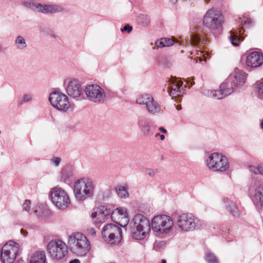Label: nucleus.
Segmentation results:
<instances>
[{
  "label": "nucleus",
  "mask_w": 263,
  "mask_h": 263,
  "mask_svg": "<svg viewBox=\"0 0 263 263\" xmlns=\"http://www.w3.org/2000/svg\"><path fill=\"white\" fill-rule=\"evenodd\" d=\"M176 222L179 231L189 232L194 230L199 225V219L192 213H184L177 217Z\"/></svg>",
  "instance_id": "obj_6"
},
{
  "label": "nucleus",
  "mask_w": 263,
  "mask_h": 263,
  "mask_svg": "<svg viewBox=\"0 0 263 263\" xmlns=\"http://www.w3.org/2000/svg\"><path fill=\"white\" fill-rule=\"evenodd\" d=\"M224 202L226 208L230 212V213L234 217L239 216V212L235 203L228 198L224 199Z\"/></svg>",
  "instance_id": "obj_25"
},
{
  "label": "nucleus",
  "mask_w": 263,
  "mask_h": 263,
  "mask_svg": "<svg viewBox=\"0 0 263 263\" xmlns=\"http://www.w3.org/2000/svg\"><path fill=\"white\" fill-rule=\"evenodd\" d=\"M51 161L53 164L55 166H57L60 164L61 159L59 157H54L52 159Z\"/></svg>",
  "instance_id": "obj_41"
},
{
  "label": "nucleus",
  "mask_w": 263,
  "mask_h": 263,
  "mask_svg": "<svg viewBox=\"0 0 263 263\" xmlns=\"http://www.w3.org/2000/svg\"><path fill=\"white\" fill-rule=\"evenodd\" d=\"M88 99L92 102L101 103L106 100V93L103 88L97 84L88 85L85 89Z\"/></svg>",
  "instance_id": "obj_13"
},
{
  "label": "nucleus",
  "mask_w": 263,
  "mask_h": 263,
  "mask_svg": "<svg viewBox=\"0 0 263 263\" xmlns=\"http://www.w3.org/2000/svg\"><path fill=\"white\" fill-rule=\"evenodd\" d=\"M23 5L27 8L31 9L39 12V10L41 9V8H40L41 7V4L33 2H24L23 3Z\"/></svg>",
  "instance_id": "obj_33"
},
{
  "label": "nucleus",
  "mask_w": 263,
  "mask_h": 263,
  "mask_svg": "<svg viewBox=\"0 0 263 263\" xmlns=\"http://www.w3.org/2000/svg\"><path fill=\"white\" fill-rule=\"evenodd\" d=\"M19 245L12 241L7 242L2 248L1 259L4 263H13L18 252Z\"/></svg>",
  "instance_id": "obj_12"
},
{
  "label": "nucleus",
  "mask_w": 263,
  "mask_h": 263,
  "mask_svg": "<svg viewBox=\"0 0 263 263\" xmlns=\"http://www.w3.org/2000/svg\"><path fill=\"white\" fill-rule=\"evenodd\" d=\"M161 106L154 99L146 108L147 111L149 114L153 115L159 114L161 112Z\"/></svg>",
  "instance_id": "obj_28"
},
{
  "label": "nucleus",
  "mask_w": 263,
  "mask_h": 263,
  "mask_svg": "<svg viewBox=\"0 0 263 263\" xmlns=\"http://www.w3.org/2000/svg\"><path fill=\"white\" fill-rule=\"evenodd\" d=\"M160 139H161V140H164V139H165V136H164V135H160Z\"/></svg>",
  "instance_id": "obj_47"
},
{
  "label": "nucleus",
  "mask_w": 263,
  "mask_h": 263,
  "mask_svg": "<svg viewBox=\"0 0 263 263\" xmlns=\"http://www.w3.org/2000/svg\"><path fill=\"white\" fill-rule=\"evenodd\" d=\"M52 203L59 209L65 210L70 204V200L67 193L62 188L55 186L50 191Z\"/></svg>",
  "instance_id": "obj_8"
},
{
  "label": "nucleus",
  "mask_w": 263,
  "mask_h": 263,
  "mask_svg": "<svg viewBox=\"0 0 263 263\" xmlns=\"http://www.w3.org/2000/svg\"><path fill=\"white\" fill-rule=\"evenodd\" d=\"M110 218L114 222L122 227H126L129 222L127 211L124 208H116L111 212Z\"/></svg>",
  "instance_id": "obj_15"
},
{
  "label": "nucleus",
  "mask_w": 263,
  "mask_h": 263,
  "mask_svg": "<svg viewBox=\"0 0 263 263\" xmlns=\"http://www.w3.org/2000/svg\"><path fill=\"white\" fill-rule=\"evenodd\" d=\"M263 64V55L258 52L250 53L246 58V65L251 67H257Z\"/></svg>",
  "instance_id": "obj_19"
},
{
  "label": "nucleus",
  "mask_w": 263,
  "mask_h": 263,
  "mask_svg": "<svg viewBox=\"0 0 263 263\" xmlns=\"http://www.w3.org/2000/svg\"><path fill=\"white\" fill-rule=\"evenodd\" d=\"M137 124L144 136H149L152 133L151 121L144 117L138 118Z\"/></svg>",
  "instance_id": "obj_20"
},
{
  "label": "nucleus",
  "mask_w": 263,
  "mask_h": 263,
  "mask_svg": "<svg viewBox=\"0 0 263 263\" xmlns=\"http://www.w3.org/2000/svg\"><path fill=\"white\" fill-rule=\"evenodd\" d=\"M99 211L98 209H97V211L95 212H93L91 214V217L92 218L97 217L98 219L99 220V221L100 220V217H99Z\"/></svg>",
  "instance_id": "obj_42"
},
{
  "label": "nucleus",
  "mask_w": 263,
  "mask_h": 263,
  "mask_svg": "<svg viewBox=\"0 0 263 263\" xmlns=\"http://www.w3.org/2000/svg\"><path fill=\"white\" fill-rule=\"evenodd\" d=\"M30 204H31L30 200H25L24 203L23 204V209L27 212H29V211L30 210Z\"/></svg>",
  "instance_id": "obj_39"
},
{
  "label": "nucleus",
  "mask_w": 263,
  "mask_h": 263,
  "mask_svg": "<svg viewBox=\"0 0 263 263\" xmlns=\"http://www.w3.org/2000/svg\"><path fill=\"white\" fill-rule=\"evenodd\" d=\"M146 174H148L150 176H154L155 175V172L153 170H146Z\"/></svg>",
  "instance_id": "obj_44"
},
{
  "label": "nucleus",
  "mask_w": 263,
  "mask_h": 263,
  "mask_svg": "<svg viewBox=\"0 0 263 263\" xmlns=\"http://www.w3.org/2000/svg\"><path fill=\"white\" fill-rule=\"evenodd\" d=\"M95 185L94 182L88 178H82L77 181L74 184L73 192L76 198L84 201L93 196Z\"/></svg>",
  "instance_id": "obj_3"
},
{
  "label": "nucleus",
  "mask_w": 263,
  "mask_h": 263,
  "mask_svg": "<svg viewBox=\"0 0 263 263\" xmlns=\"http://www.w3.org/2000/svg\"><path fill=\"white\" fill-rule=\"evenodd\" d=\"M176 109L178 110L181 109V106L180 105H177L176 107Z\"/></svg>",
  "instance_id": "obj_49"
},
{
  "label": "nucleus",
  "mask_w": 263,
  "mask_h": 263,
  "mask_svg": "<svg viewBox=\"0 0 263 263\" xmlns=\"http://www.w3.org/2000/svg\"><path fill=\"white\" fill-rule=\"evenodd\" d=\"M102 235L104 240L111 245L119 244L122 238V230L114 224H107L104 227Z\"/></svg>",
  "instance_id": "obj_9"
},
{
  "label": "nucleus",
  "mask_w": 263,
  "mask_h": 263,
  "mask_svg": "<svg viewBox=\"0 0 263 263\" xmlns=\"http://www.w3.org/2000/svg\"><path fill=\"white\" fill-rule=\"evenodd\" d=\"M132 29H133L132 26H130L128 24H126L124 26V27L123 28L121 29V31L122 32L126 31L129 33L132 31Z\"/></svg>",
  "instance_id": "obj_40"
},
{
  "label": "nucleus",
  "mask_w": 263,
  "mask_h": 263,
  "mask_svg": "<svg viewBox=\"0 0 263 263\" xmlns=\"http://www.w3.org/2000/svg\"><path fill=\"white\" fill-rule=\"evenodd\" d=\"M87 231L88 233L92 236H95L96 235V231L93 228L88 229Z\"/></svg>",
  "instance_id": "obj_43"
},
{
  "label": "nucleus",
  "mask_w": 263,
  "mask_h": 263,
  "mask_svg": "<svg viewBox=\"0 0 263 263\" xmlns=\"http://www.w3.org/2000/svg\"><path fill=\"white\" fill-rule=\"evenodd\" d=\"M2 45L0 44V53L2 52Z\"/></svg>",
  "instance_id": "obj_51"
},
{
  "label": "nucleus",
  "mask_w": 263,
  "mask_h": 263,
  "mask_svg": "<svg viewBox=\"0 0 263 263\" xmlns=\"http://www.w3.org/2000/svg\"><path fill=\"white\" fill-rule=\"evenodd\" d=\"M192 44L195 46H200L204 42V39L201 35L193 34L191 36Z\"/></svg>",
  "instance_id": "obj_32"
},
{
  "label": "nucleus",
  "mask_w": 263,
  "mask_h": 263,
  "mask_svg": "<svg viewBox=\"0 0 263 263\" xmlns=\"http://www.w3.org/2000/svg\"><path fill=\"white\" fill-rule=\"evenodd\" d=\"M67 94L77 100H81L83 93L80 82L76 79L70 81L66 87Z\"/></svg>",
  "instance_id": "obj_16"
},
{
  "label": "nucleus",
  "mask_w": 263,
  "mask_h": 263,
  "mask_svg": "<svg viewBox=\"0 0 263 263\" xmlns=\"http://www.w3.org/2000/svg\"><path fill=\"white\" fill-rule=\"evenodd\" d=\"M14 45L18 50H24L27 47V43L25 38L22 35H18L14 40Z\"/></svg>",
  "instance_id": "obj_27"
},
{
  "label": "nucleus",
  "mask_w": 263,
  "mask_h": 263,
  "mask_svg": "<svg viewBox=\"0 0 263 263\" xmlns=\"http://www.w3.org/2000/svg\"><path fill=\"white\" fill-rule=\"evenodd\" d=\"M160 135L159 133H158V134H156V137H157V136H160Z\"/></svg>",
  "instance_id": "obj_54"
},
{
  "label": "nucleus",
  "mask_w": 263,
  "mask_h": 263,
  "mask_svg": "<svg viewBox=\"0 0 263 263\" xmlns=\"http://www.w3.org/2000/svg\"><path fill=\"white\" fill-rule=\"evenodd\" d=\"M205 259L208 263H219L217 257L212 253H207L205 255Z\"/></svg>",
  "instance_id": "obj_34"
},
{
  "label": "nucleus",
  "mask_w": 263,
  "mask_h": 263,
  "mask_svg": "<svg viewBox=\"0 0 263 263\" xmlns=\"http://www.w3.org/2000/svg\"><path fill=\"white\" fill-rule=\"evenodd\" d=\"M230 34L229 39L232 44L234 46L239 45L240 42V36L241 35V30L236 29L231 30Z\"/></svg>",
  "instance_id": "obj_26"
},
{
  "label": "nucleus",
  "mask_w": 263,
  "mask_h": 263,
  "mask_svg": "<svg viewBox=\"0 0 263 263\" xmlns=\"http://www.w3.org/2000/svg\"><path fill=\"white\" fill-rule=\"evenodd\" d=\"M233 91V85L230 79L226 80L219 86L218 90H203L202 93L208 97L217 99H221L230 94Z\"/></svg>",
  "instance_id": "obj_11"
},
{
  "label": "nucleus",
  "mask_w": 263,
  "mask_h": 263,
  "mask_svg": "<svg viewBox=\"0 0 263 263\" xmlns=\"http://www.w3.org/2000/svg\"><path fill=\"white\" fill-rule=\"evenodd\" d=\"M174 43V41L170 38H162L160 40H157L155 42L156 45L158 47H169L173 45Z\"/></svg>",
  "instance_id": "obj_29"
},
{
  "label": "nucleus",
  "mask_w": 263,
  "mask_h": 263,
  "mask_svg": "<svg viewBox=\"0 0 263 263\" xmlns=\"http://www.w3.org/2000/svg\"><path fill=\"white\" fill-rule=\"evenodd\" d=\"M172 218L166 215L155 216L152 220V228L154 231L160 234L170 232L173 227Z\"/></svg>",
  "instance_id": "obj_7"
},
{
  "label": "nucleus",
  "mask_w": 263,
  "mask_h": 263,
  "mask_svg": "<svg viewBox=\"0 0 263 263\" xmlns=\"http://www.w3.org/2000/svg\"><path fill=\"white\" fill-rule=\"evenodd\" d=\"M128 187L127 185H120L117 187V192L119 196L121 198H126L128 197Z\"/></svg>",
  "instance_id": "obj_31"
},
{
  "label": "nucleus",
  "mask_w": 263,
  "mask_h": 263,
  "mask_svg": "<svg viewBox=\"0 0 263 263\" xmlns=\"http://www.w3.org/2000/svg\"><path fill=\"white\" fill-rule=\"evenodd\" d=\"M68 244L71 251L78 256L86 255L90 249L88 240L81 233H76L70 235Z\"/></svg>",
  "instance_id": "obj_2"
},
{
  "label": "nucleus",
  "mask_w": 263,
  "mask_h": 263,
  "mask_svg": "<svg viewBox=\"0 0 263 263\" xmlns=\"http://www.w3.org/2000/svg\"><path fill=\"white\" fill-rule=\"evenodd\" d=\"M252 200L256 210L263 211V184L257 186L252 195Z\"/></svg>",
  "instance_id": "obj_18"
},
{
  "label": "nucleus",
  "mask_w": 263,
  "mask_h": 263,
  "mask_svg": "<svg viewBox=\"0 0 263 263\" xmlns=\"http://www.w3.org/2000/svg\"><path fill=\"white\" fill-rule=\"evenodd\" d=\"M154 99L153 97L149 93L139 95L137 97L136 102L139 105L145 106L146 109Z\"/></svg>",
  "instance_id": "obj_24"
},
{
  "label": "nucleus",
  "mask_w": 263,
  "mask_h": 263,
  "mask_svg": "<svg viewBox=\"0 0 263 263\" xmlns=\"http://www.w3.org/2000/svg\"><path fill=\"white\" fill-rule=\"evenodd\" d=\"M41 9L39 10V12L44 13H59L64 10L62 6L56 4L41 5Z\"/></svg>",
  "instance_id": "obj_21"
},
{
  "label": "nucleus",
  "mask_w": 263,
  "mask_h": 263,
  "mask_svg": "<svg viewBox=\"0 0 263 263\" xmlns=\"http://www.w3.org/2000/svg\"><path fill=\"white\" fill-rule=\"evenodd\" d=\"M15 263H25L24 261L22 260H18Z\"/></svg>",
  "instance_id": "obj_48"
},
{
  "label": "nucleus",
  "mask_w": 263,
  "mask_h": 263,
  "mask_svg": "<svg viewBox=\"0 0 263 263\" xmlns=\"http://www.w3.org/2000/svg\"><path fill=\"white\" fill-rule=\"evenodd\" d=\"M172 2L175 3L177 2V0H172Z\"/></svg>",
  "instance_id": "obj_53"
},
{
  "label": "nucleus",
  "mask_w": 263,
  "mask_h": 263,
  "mask_svg": "<svg viewBox=\"0 0 263 263\" xmlns=\"http://www.w3.org/2000/svg\"><path fill=\"white\" fill-rule=\"evenodd\" d=\"M161 263H166V261L165 259H162Z\"/></svg>",
  "instance_id": "obj_50"
},
{
  "label": "nucleus",
  "mask_w": 263,
  "mask_h": 263,
  "mask_svg": "<svg viewBox=\"0 0 263 263\" xmlns=\"http://www.w3.org/2000/svg\"><path fill=\"white\" fill-rule=\"evenodd\" d=\"M45 252L39 251L33 253L30 256V263H46Z\"/></svg>",
  "instance_id": "obj_23"
},
{
  "label": "nucleus",
  "mask_w": 263,
  "mask_h": 263,
  "mask_svg": "<svg viewBox=\"0 0 263 263\" xmlns=\"http://www.w3.org/2000/svg\"><path fill=\"white\" fill-rule=\"evenodd\" d=\"M182 84L183 83L181 80L176 78H172L170 80L168 87L170 95L173 98L183 95L185 93V89Z\"/></svg>",
  "instance_id": "obj_17"
},
{
  "label": "nucleus",
  "mask_w": 263,
  "mask_h": 263,
  "mask_svg": "<svg viewBox=\"0 0 263 263\" xmlns=\"http://www.w3.org/2000/svg\"><path fill=\"white\" fill-rule=\"evenodd\" d=\"M139 20L141 22V23L144 26H147L150 23V21H151L150 17L147 15H144V14L140 15L139 16Z\"/></svg>",
  "instance_id": "obj_35"
},
{
  "label": "nucleus",
  "mask_w": 263,
  "mask_h": 263,
  "mask_svg": "<svg viewBox=\"0 0 263 263\" xmlns=\"http://www.w3.org/2000/svg\"><path fill=\"white\" fill-rule=\"evenodd\" d=\"M33 95L31 93H25L22 97V103H27L32 101Z\"/></svg>",
  "instance_id": "obj_38"
},
{
  "label": "nucleus",
  "mask_w": 263,
  "mask_h": 263,
  "mask_svg": "<svg viewBox=\"0 0 263 263\" xmlns=\"http://www.w3.org/2000/svg\"><path fill=\"white\" fill-rule=\"evenodd\" d=\"M129 226L132 237L137 240L143 239L151 230L149 220L140 214L134 216Z\"/></svg>",
  "instance_id": "obj_1"
},
{
  "label": "nucleus",
  "mask_w": 263,
  "mask_h": 263,
  "mask_svg": "<svg viewBox=\"0 0 263 263\" xmlns=\"http://www.w3.org/2000/svg\"><path fill=\"white\" fill-rule=\"evenodd\" d=\"M206 165L213 172H224L229 170L230 163L227 157L222 153H213L206 159Z\"/></svg>",
  "instance_id": "obj_4"
},
{
  "label": "nucleus",
  "mask_w": 263,
  "mask_h": 263,
  "mask_svg": "<svg viewBox=\"0 0 263 263\" xmlns=\"http://www.w3.org/2000/svg\"><path fill=\"white\" fill-rule=\"evenodd\" d=\"M250 170L252 172H253L255 174H262L263 171V164L259 165L257 167L251 166L250 167Z\"/></svg>",
  "instance_id": "obj_37"
},
{
  "label": "nucleus",
  "mask_w": 263,
  "mask_h": 263,
  "mask_svg": "<svg viewBox=\"0 0 263 263\" xmlns=\"http://www.w3.org/2000/svg\"><path fill=\"white\" fill-rule=\"evenodd\" d=\"M159 130L162 132L164 134H166L167 133V130L166 129H165L164 128H163V127H160L159 128Z\"/></svg>",
  "instance_id": "obj_45"
},
{
  "label": "nucleus",
  "mask_w": 263,
  "mask_h": 263,
  "mask_svg": "<svg viewBox=\"0 0 263 263\" xmlns=\"http://www.w3.org/2000/svg\"><path fill=\"white\" fill-rule=\"evenodd\" d=\"M256 91L260 99L263 100V80L257 84Z\"/></svg>",
  "instance_id": "obj_36"
},
{
  "label": "nucleus",
  "mask_w": 263,
  "mask_h": 263,
  "mask_svg": "<svg viewBox=\"0 0 263 263\" xmlns=\"http://www.w3.org/2000/svg\"><path fill=\"white\" fill-rule=\"evenodd\" d=\"M261 127L263 129V120H262V122L261 123Z\"/></svg>",
  "instance_id": "obj_52"
},
{
  "label": "nucleus",
  "mask_w": 263,
  "mask_h": 263,
  "mask_svg": "<svg viewBox=\"0 0 263 263\" xmlns=\"http://www.w3.org/2000/svg\"><path fill=\"white\" fill-rule=\"evenodd\" d=\"M224 22V17L221 11L215 8L208 10L205 13L202 23L211 30H215L220 27Z\"/></svg>",
  "instance_id": "obj_5"
},
{
  "label": "nucleus",
  "mask_w": 263,
  "mask_h": 263,
  "mask_svg": "<svg viewBox=\"0 0 263 263\" xmlns=\"http://www.w3.org/2000/svg\"><path fill=\"white\" fill-rule=\"evenodd\" d=\"M69 263H80V261L78 259H75L69 262Z\"/></svg>",
  "instance_id": "obj_46"
},
{
  "label": "nucleus",
  "mask_w": 263,
  "mask_h": 263,
  "mask_svg": "<svg viewBox=\"0 0 263 263\" xmlns=\"http://www.w3.org/2000/svg\"><path fill=\"white\" fill-rule=\"evenodd\" d=\"M47 251L52 259L60 260L67 254V247L63 241L59 239L54 240L48 243Z\"/></svg>",
  "instance_id": "obj_10"
},
{
  "label": "nucleus",
  "mask_w": 263,
  "mask_h": 263,
  "mask_svg": "<svg viewBox=\"0 0 263 263\" xmlns=\"http://www.w3.org/2000/svg\"><path fill=\"white\" fill-rule=\"evenodd\" d=\"M49 100L55 108L62 111H66L70 107V103L68 97L64 93L54 91L51 92Z\"/></svg>",
  "instance_id": "obj_14"
},
{
  "label": "nucleus",
  "mask_w": 263,
  "mask_h": 263,
  "mask_svg": "<svg viewBox=\"0 0 263 263\" xmlns=\"http://www.w3.org/2000/svg\"><path fill=\"white\" fill-rule=\"evenodd\" d=\"M99 211V217H100V220L99 222H103L105 221V219L110 214V210L108 209L107 207L104 205H101L98 208Z\"/></svg>",
  "instance_id": "obj_30"
},
{
  "label": "nucleus",
  "mask_w": 263,
  "mask_h": 263,
  "mask_svg": "<svg viewBox=\"0 0 263 263\" xmlns=\"http://www.w3.org/2000/svg\"><path fill=\"white\" fill-rule=\"evenodd\" d=\"M232 77L234 78L233 81L234 85L241 86L245 83L246 74L239 69H236Z\"/></svg>",
  "instance_id": "obj_22"
}]
</instances>
